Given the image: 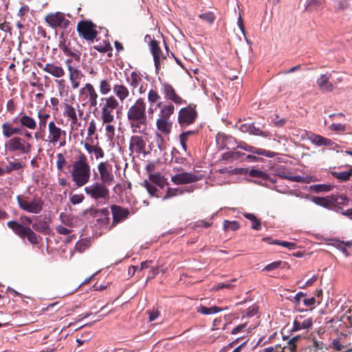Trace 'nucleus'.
Listing matches in <instances>:
<instances>
[{
  "mask_svg": "<svg viewBox=\"0 0 352 352\" xmlns=\"http://www.w3.org/2000/svg\"><path fill=\"white\" fill-rule=\"evenodd\" d=\"M127 122L133 133H146L148 129L146 104L144 98H139L128 109Z\"/></svg>",
  "mask_w": 352,
  "mask_h": 352,
  "instance_id": "nucleus-1",
  "label": "nucleus"
},
{
  "mask_svg": "<svg viewBox=\"0 0 352 352\" xmlns=\"http://www.w3.org/2000/svg\"><path fill=\"white\" fill-rule=\"evenodd\" d=\"M70 173L72 179L77 187H82L89 182L91 166L85 154L80 153L74 162Z\"/></svg>",
  "mask_w": 352,
  "mask_h": 352,
  "instance_id": "nucleus-2",
  "label": "nucleus"
},
{
  "mask_svg": "<svg viewBox=\"0 0 352 352\" xmlns=\"http://www.w3.org/2000/svg\"><path fill=\"white\" fill-rule=\"evenodd\" d=\"M16 199L19 208L26 212L38 214L43 209L44 201L37 195H32L29 189Z\"/></svg>",
  "mask_w": 352,
  "mask_h": 352,
  "instance_id": "nucleus-3",
  "label": "nucleus"
},
{
  "mask_svg": "<svg viewBox=\"0 0 352 352\" xmlns=\"http://www.w3.org/2000/svg\"><path fill=\"white\" fill-rule=\"evenodd\" d=\"M120 107L118 100L114 96H109L100 98L99 108L100 109V119L103 123H111L115 120V115L118 112Z\"/></svg>",
  "mask_w": 352,
  "mask_h": 352,
  "instance_id": "nucleus-4",
  "label": "nucleus"
},
{
  "mask_svg": "<svg viewBox=\"0 0 352 352\" xmlns=\"http://www.w3.org/2000/svg\"><path fill=\"white\" fill-rule=\"evenodd\" d=\"M107 185L101 182H94L87 186L84 191L87 196L99 203H106L109 200V190Z\"/></svg>",
  "mask_w": 352,
  "mask_h": 352,
  "instance_id": "nucleus-5",
  "label": "nucleus"
},
{
  "mask_svg": "<svg viewBox=\"0 0 352 352\" xmlns=\"http://www.w3.org/2000/svg\"><path fill=\"white\" fill-rule=\"evenodd\" d=\"M6 150L10 153L27 155L30 153L32 145L20 136H14L6 142Z\"/></svg>",
  "mask_w": 352,
  "mask_h": 352,
  "instance_id": "nucleus-6",
  "label": "nucleus"
},
{
  "mask_svg": "<svg viewBox=\"0 0 352 352\" xmlns=\"http://www.w3.org/2000/svg\"><path fill=\"white\" fill-rule=\"evenodd\" d=\"M48 137L47 140L42 138L43 140L48 141L50 144H58L59 147H64L66 145L67 132L63 130L54 121H50L48 124Z\"/></svg>",
  "mask_w": 352,
  "mask_h": 352,
  "instance_id": "nucleus-7",
  "label": "nucleus"
},
{
  "mask_svg": "<svg viewBox=\"0 0 352 352\" xmlns=\"http://www.w3.org/2000/svg\"><path fill=\"white\" fill-rule=\"evenodd\" d=\"M7 226L21 239L27 238L32 244H37L38 243L36 234L30 227L25 226L15 221H8Z\"/></svg>",
  "mask_w": 352,
  "mask_h": 352,
  "instance_id": "nucleus-8",
  "label": "nucleus"
},
{
  "mask_svg": "<svg viewBox=\"0 0 352 352\" xmlns=\"http://www.w3.org/2000/svg\"><path fill=\"white\" fill-rule=\"evenodd\" d=\"M98 94L91 83H86L79 91L78 98L82 105L89 104V107H96L98 104Z\"/></svg>",
  "mask_w": 352,
  "mask_h": 352,
  "instance_id": "nucleus-9",
  "label": "nucleus"
},
{
  "mask_svg": "<svg viewBox=\"0 0 352 352\" xmlns=\"http://www.w3.org/2000/svg\"><path fill=\"white\" fill-rule=\"evenodd\" d=\"M259 307L257 304L254 303L246 308L245 314H243V320L248 319L243 322V329L249 331L255 329L258 323L259 320L257 316Z\"/></svg>",
  "mask_w": 352,
  "mask_h": 352,
  "instance_id": "nucleus-10",
  "label": "nucleus"
},
{
  "mask_svg": "<svg viewBox=\"0 0 352 352\" xmlns=\"http://www.w3.org/2000/svg\"><path fill=\"white\" fill-rule=\"evenodd\" d=\"M197 117V112L195 107L189 105L182 108L178 113V122L181 127H186L195 122Z\"/></svg>",
  "mask_w": 352,
  "mask_h": 352,
  "instance_id": "nucleus-11",
  "label": "nucleus"
},
{
  "mask_svg": "<svg viewBox=\"0 0 352 352\" xmlns=\"http://www.w3.org/2000/svg\"><path fill=\"white\" fill-rule=\"evenodd\" d=\"M98 170L100 173V182L107 186H111L115 180L113 173V166L108 162L98 164Z\"/></svg>",
  "mask_w": 352,
  "mask_h": 352,
  "instance_id": "nucleus-12",
  "label": "nucleus"
},
{
  "mask_svg": "<svg viewBox=\"0 0 352 352\" xmlns=\"http://www.w3.org/2000/svg\"><path fill=\"white\" fill-rule=\"evenodd\" d=\"M96 25L91 21H81L78 23L77 31L85 40L93 41L97 36Z\"/></svg>",
  "mask_w": 352,
  "mask_h": 352,
  "instance_id": "nucleus-13",
  "label": "nucleus"
},
{
  "mask_svg": "<svg viewBox=\"0 0 352 352\" xmlns=\"http://www.w3.org/2000/svg\"><path fill=\"white\" fill-rule=\"evenodd\" d=\"M45 21L53 28L66 29L69 24V21L65 18L63 12H60L48 14L45 16Z\"/></svg>",
  "mask_w": 352,
  "mask_h": 352,
  "instance_id": "nucleus-14",
  "label": "nucleus"
},
{
  "mask_svg": "<svg viewBox=\"0 0 352 352\" xmlns=\"http://www.w3.org/2000/svg\"><path fill=\"white\" fill-rule=\"evenodd\" d=\"M201 179V175L194 173L183 171L171 177V181L176 185L187 184L196 182Z\"/></svg>",
  "mask_w": 352,
  "mask_h": 352,
  "instance_id": "nucleus-15",
  "label": "nucleus"
},
{
  "mask_svg": "<svg viewBox=\"0 0 352 352\" xmlns=\"http://www.w3.org/2000/svg\"><path fill=\"white\" fill-rule=\"evenodd\" d=\"M146 143L145 139L141 135H133L129 140V151L131 153H135L137 155L146 154Z\"/></svg>",
  "mask_w": 352,
  "mask_h": 352,
  "instance_id": "nucleus-16",
  "label": "nucleus"
},
{
  "mask_svg": "<svg viewBox=\"0 0 352 352\" xmlns=\"http://www.w3.org/2000/svg\"><path fill=\"white\" fill-rule=\"evenodd\" d=\"M63 115L65 118H67L68 120H70V125L73 127L78 123V114L81 117L83 114V111L81 109L76 110V108L69 103L64 102L63 104Z\"/></svg>",
  "mask_w": 352,
  "mask_h": 352,
  "instance_id": "nucleus-17",
  "label": "nucleus"
},
{
  "mask_svg": "<svg viewBox=\"0 0 352 352\" xmlns=\"http://www.w3.org/2000/svg\"><path fill=\"white\" fill-rule=\"evenodd\" d=\"M162 92L166 100H171L176 104H182L186 103V101L176 93L175 89L170 84H163L162 87Z\"/></svg>",
  "mask_w": 352,
  "mask_h": 352,
  "instance_id": "nucleus-18",
  "label": "nucleus"
},
{
  "mask_svg": "<svg viewBox=\"0 0 352 352\" xmlns=\"http://www.w3.org/2000/svg\"><path fill=\"white\" fill-rule=\"evenodd\" d=\"M13 122L18 123L23 129H28L29 130H34L37 126L36 121L32 117L24 113H20L13 120Z\"/></svg>",
  "mask_w": 352,
  "mask_h": 352,
  "instance_id": "nucleus-19",
  "label": "nucleus"
},
{
  "mask_svg": "<svg viewBox=\"0 0 352 352\" xmlns=\"http://www.w3.org/2000/svg\"><path fill=\"white\" fill-rule=\"evenodd\" d=\"M111 209L113 215V221L109 228L125 220L129 215V210L121 206L113 205Z\"/></svg>",
  "mask_w": 352,
  "mask_h": 352,
  "instance_id": "nucleus-20",
  "label": "nucleus"
},
{
  "mask_svg": "<svg viewBox=\"0 0 352 352\" xmlns=\"http://www.w3.org/2000/svg\"><path fill=\"white\" fill-rule=\"evenodd\" d=\"M23 168V164L18 161H8V163L2 161L0 162V177L10 174L13 171L21 170Z\"/></svg>",
  "mask_w": 352,
  "mask_h": 352,
  "instance_id": "nucleus-21",
  "label": "nucleus"
},
{
  "mask_svg": "<svg viewBox=\"0 0 352 352\" xmlns=\"http://www.w3.org/2000/svg\"><path fill=\"white\" fill-rule=\"evenodd\" d=\"M331 74L326 73L320 75L316 80L319 90L322 93H331L334 90L333 85L330 82Z\"/></svg>",
  "mask_w": 352,
  "mask_h": 352,
  "instance_id": "nucleus-22",
  "label": "nucleus"
},
{
  "mask_svg": "<svg viewBox=\"0 0 352 352\" xmlns=\"http://www.w3.org/2000/svg\"><path fill=\"white\" fill-rule=\"evenodd\" d=\"M91 214L98 217L97 221L100 227H107L110 223V211L108 208L94 209Z\"/></svg>",
  "mask_w": 352,
  "mask_h": 352,
  "instance_id": "nucleus-23",
  "label": "nucleus"
},
{
  "mask_svg": "<svg viewBox=\"0 0 352 352\" xmlns=\"http://www.w3.org/2000/svg\"><path fill=\"white\" fill-rule=\"evenodd\" d=\"M40 67L43 69V70L54 77L56 78H62L65 75V71L63 68L55 63H47L44 66L41 63L38 64Z\"/></svg>",
  "mask_w": 352,
  "mask_h": 352,
  "instance_id": "nucleus-24",
  "label": "nucleus"
},
{
  "mask_svg": "<svg viewBox=\"0 0 352 352\" xmlns=\"http://www.w3.org/2000/svg\"><path fill=\"white\" fill-rule=\"evenodd\" d=\"M112 89L114 96L117 97L119 102L123 103L130 96L128 87L123 84H115Z\"/></svg>",
  "mask_w": 352,
  "mask_h": 352,
  "instance_id": "nucleus-25",
  "label": "nucleus"
},
{
  "mask_svg": "<svg viewBox=\"0 0 352 352\" xmlns=\"http://www.w3.org/2000/svg\"><path fill=\"white\" fill-rule=\"evenodd\" d=\"M156 107L160 108V118L170 120L171 115L175 111V106L171 103L163 104L162 102H159Z\"/></svg>",
  "mask_w": 352,
  "mask_h": 352,
  "instance_id": "nucleus-26",
  "label": "nucleus"
},
{
  "mask_svg": "<svg viewBox=\"0 0 352 352\" xmlns=\"http://www.w3.org/2000/svg\"><path fill=\"white\" fill-rule=\"evenodd\" d=\"M311 200L318 206L334 210L333 195L327 196L325 197H314Z\"/></svg>",
  "mask_w": 352,
  "mask_h": 352,
  "instance_id": "nucleus-27",
  "label": "nucleus"
},
{
  "mask_svg": "<svg viewBox=\"0 0 352 352\" xmlns=\"http://www.w3.org/2000/svg\"><path fill=\"white\" fill-rule=\"evenodd\" d=\"M150 48L153 56L155 68L157 70L159 69L160 65V54L162 52L157 41L155 40H152L150 43Z\"/></svg>",
  "mask_w": 352,
  "mask_h": 352,
  "instance_id": "nucleus-28",
  "label": "nucleus"
},
{
  "mask_svg": "<svg viewBox=\"0 0 352 352\" xmlns=\"http://www.w3.org/2000/svg\"><path fill=\"white\" fill-rule=\"evenodd\" d=\"M243 150L245 151H248L253 154H257V155H264V156H266L267 157H274L276 155V153L273 152V151H267V150H265V149H262V148H256V147H254V146H248V144H246L245 143L243 142Z\"/></svg>",
  "mask_w": 352,
  "mask_h": 352,
  "instance_id": "nucleus-29",
  "label": "nucleus"
},
{
  "mask_svg": "<svg viewBox=\"0 0 352 352\" xmlns=\"http://www.w3.org/2000/svg\"><path fill=\"white\" fill-rule=\"evenodd\" d=\"M156 126L158 131L164 135L170 133L172 129V122L170 120L158 118L156 120Z\"/></svg>",
  "mask_w": 352,
  "mask_h": 352,
  "instance_id": "nucleus-30",
  "label": "nucleus"
},
{
  "mask_svg": "<svg viewBox=\"0 0 352 352\" xmlns=\"http://www.w3.org/2000/svg\"><path fill=\"white\" fill-rule=\"evenodd\" d=\"M143 74L139 72H132L130 76L126 78V82L133 88H137L142 81Z\"/></svg>",
  "mask_w": 352,
  "mask_h": 352,
  "instance_id": "nucleus-31",
  "label": "nucleus"
},
{
  "mask_svg": "<svg viewBox=\"0 0 352 352\" xmlns=\"http://www.w3.org/2000/svg\"><path fill=\"white\" fill-rule=\"evenodd\" d=\"M333 201H334V211L338 212L342 211V208L340 206H347L349 203V199L344 195H341L339 196L333 195Z\"/></svg>",
  "mask_w": 352,
  "mask_h": 352,
  "instance_id": "nucleus-32",
  "label": "nucleus"
},
{
  "mask_svg": "<svg viewBox=\"0 0 352 352\" xmlns=\"http://www.w3.org/2000/svg\"><path fill=\"white\" fill-rule=\"evenodd\" d=\"M347 166L350 167V169L348 171L343 172H336L332 171L331 174L337 179L340 182H346L350 179L352 177V166L347 165Z\"/></svg>",
  "mask_w": 352,
  "mask_h": 352,
  "instance_id": "nucleus-33",
  "label": "nucleus"
},
{
  "mask_svg": "<svg viewBox=\"0 0 352 352\" xmlns=\"http://www.w3.org/2000/svg\"><path fill=\"white\" fill-rule=\"evenodd\" d=\"M37 116L38 118V128L40 130H43L46 127L47 120L50 116L49 113H45L43 110L41 109L38 111Z\"/></svg>",
  "mask_w": 352,
  "mask_h": 352,
  "instance_id": "nucleus-34",
  "label": "nucleus"
},
{
  "mask_svg": "<svg viewBox=\"0 0 352 352\" xmlns=\"http://www.w3.org/2000/svg\"><path fill=\"white\" fill-rule=\"evenodd\" d=\"M243 216L251 221V228L253 230H261V219H258L254 214L251 213H245L243 214Z\"/></svg>",
  "mask_w": 352,
  "mask_h": 352,
  "instance_id": "nucleus-35",
  "label": "nucleus"
},
{
  "mask_svg": "<svg viewBox=\"0 0 352 352\" xmlns=\"http://www.w3.org/2000/svg\"><path fill=\"white\" fill-rule=\"evenodd\" d=\"M160 96L159 95L158 92L156 90L154 89H150L148 93V100L150 103V108H149V113H152L153 112V110L151 109V107L155 103H158L160 99Z\"/></svg>",
  "mask_w": 352,
  "mask_h": 352,
  "instance_id": "nucleus-36",
  "label": "nucleus"
},
{
  "mask_svg": "<svg viewBox=\"0 0 352 352\" xmlns=\"http://www.w3.org/2000/svg\"><path fill=\"white\" fill-rule=\"evenodd\" d=\"M249 175L252 177L261 178L265 181H270L272 183H275V180L270 177L267 174L256 169H252L249 172Z\"/></svg>",
  "mask_w": 352,
  "mask_h": 352,
  "instance_id": "nucleus-37",
  "label": "nucleus"
},
{
  "mask_svg": "<svg viewBox=\"0 0 352 352\" xmlns=\"http://www.w3.org/2000/svg\"><path fill=\"white\" fill-rule=\"evenodd\" d=\"M232 138L228 137L223 133H219L216 137L217 144L219 148H223L228 146V142L231 141Z\"/></svg>",
  "mask_w": 352,
  "mask_h": 352,
  "instance_id": "nucleus-38",
  "label": "nucleus"
},
{
  "mask_svg": "<svg viewBox=\"0 0 352 352\" xmlns=\"http://www.w3.org/2000/svg\"><path fill=\"white\" fill-rule=\"evenodd\" d=\"M98 144H99V142H98V135H91V136L87 135L85 140V143H84V147L86 151L89 149L90 147H94Z\"/></svg>",
  "mask_w": 352,
  "mask_h": 352,
  "instance_id": "nucleus-39",
  "label": "nucleus"
},
{
  "mask_svg": "<svg viewBox=\"0 0 352 352\" xmlns=\"http://www.w3.org/2000/svg\"><path fill=\"white\" fill-rule=\"evenodd\" d=\"M270 238H264L263 241H270ZM270 243L279 245L281 246H283L285 248H287L289 250H294L297 247V245L296 243L294 242H289V241H279V240H274L272 242H269Z\"/></svg>",
  "mask_w": 352,
  "mask_h": 352,
  "instance_id": "nucleus-40",
  "label": "nucleus"
},
{
  "mask_svg": "<svg viewBox=\"0 0 352 352\" xmlns=\"http://www.w3.org/2000/svg\"><path fill=\"white\" fill-rule=\"evenodd\" d=\"M2 133L4 138H11L13 135V126L11 123L8 122H6L3 123L2 126Z\"/></svg>",
  "mask_w": 352,
  "mask_h": 352,
  "instance_id": "nucleus-41",
  "label": "nucleus"
},
{
  "mask_svg": "<svg viewBox=\"0 0 352 352\" xmlns=\"http://www.w3.org/2000/svg\"><path fill=\"white\" fill-rule=\"evenodd\" d=\"M222 310H223V309H221L219 307H217V306H212L210 307L201 306L199 308L198 311L204 315H210V314H214L218 313Z\"/></svg>",
  "mask_w": 352,
  "mask_h": 352,
  "instance_id": "nucleus-42",
  "label": "nucleus"
},
{
  "mask_svg": "<svg viewBox=\"0 0 352 352\" xmlns=\"http://www.w3.org/2000/svg\"><path fill=\"white\" fill-rule=\"evenodd\" d=\"M111 89V86L110 84V82L108 79H103L100 80V85H99V90L100 93L102 95H107L108 94Z\"/></svg>",
  "mask_w": 352,
  "mask_h": 352,
  "instance_id": "nucleus-43",
  "label": "nucleus"
},
{
  "mask_svg": "<svg viewBox=\"0 0 352 352\" xmlns=\"http://www.w3.org/2000/svg\"><path fill=\"white\" fill-rule=\"evenodd\" d=\"M277 175L283 179H288L291 182H302L303 181V178L300 175H295V176H289L285 174V173L282 172L280 168H278L277 170Z\"/></svg>",
  "mask_w": 352,
  "mask_h": 352,
  "instance_id": "nucleus-44",
  "label": "nucleus"
},
{
  "mask_svg": "<svg viewBox=\"0 0 352 352\" xmlns=\"http://www.w3.org/2000/svg\"><path fill=\"white\" fill-rule=\"evenodd\" d=\"M87 151L91 154L94 153L96 159L102 158L104 156V153L102 148L98 145L90 147L89 149L87 150Z\"/></svg>",
  "mask_w": 352,
  "mask_h": 352,
  "instance_id": "nucleus-45",
  "label": "nucleus"
},
{
  "mask_svg": "<svg viewBox=\"0 0 352 352\" xmlns=\"http://www.w3.org/2000/svg\"><path fill=\"white\" fill-rule=\"evenodd\" d=\"M68 70L69 72L70 81H74V80H78L82 76L81 72L78 69L72 67L71 65L68 66Z\"/></svg>",
  "mask_w": 352,
  "mask_h": 352,
  "instance_id": "nucleus-46",
  "label": "nucleus"
},
{
  "mask_svg": "<svg viewBox=\"0 0 352 352\" xmlns=\"http://www.w3.org/2000/svg\"><path fill=\"white\" fill-rule=\"evenodd\" d=\"M332 348L338 351L349 352L352 351V349H346V346L342 344L337 339L332 341Z\"/></svg>",
  "mask_w": 352,
  "mask_h": 352,
  "instance_id": "nucleus-47",
  "label": "nucleus"
},
{
  "mask_svg": "<svg viewBox=\"0 0 352 352\" xmlns=\"http://www.w3.org/2000/svg\"><path fill=\"white\" fill-rule=\"evenodd\" d=\"M240 225L237 221H230L228 220H225L223 222V228L225 230H236L239 228Z\"/></svg>",
  "mask_w": 352,
  "mask_h": 352,
  "instance_id": "nucleus-48",
  "label": "nucleus"
},
{
  "mask_svg": "<svg viewBox=\"0 0 352 352\" xmlns=\"http://www.w3.org/2000/svg\"><path fill=\"white\" fill-rule=\"evenodd\" d=\"M245 128V131L249 132L250 134L255 135H263L265 136V133L263 132L261 130H260L258 128H256L254 126H245L243 124V128ZM245 130L243 129V132Z\"/></svg>",
  "mask_w": 352,
  "mask_h": 352,
  "instance_id": "nucleus-49",
  "label": "nucleus"
},
{
  "mask_svg": "<svg viewBox=\"0 0 352 352\" xmlns=\"http://www.w3.org/2000/svg\"><path fill=\"white\" fill-rule=\"evenodd\" d=\"M324 138V137L314 133H312L309 137V140L311 142V143L316 146H323Z\"/></svg>",
  "mask_w": 352,
  "mask_h": 352,
  "instance_id": "nucleus-50",
  "label": "nucleus"
},
{
  "mask_svg": "<svg viewBox=\"0 0 352 352\" xmlns=\"http://www.w3.org/2000/svg\"><path fill=\"white\" fill-rule=\"evenodd\" d=\"M32 229L37 232H45L49 228V225L47 222H39L32 223Z\"/></svg>",
  "mask_w": 352,
  "mask_h": 352,
  "instance_id": "nucleus-51",
  "label": "nucleus"
},
{
  "mask_svg": "<svg viewBox=\"0 0 352 352\" xmlns=\"http://www.w3.org/2000/svg\"><path fill=\"white\" fill-rule=\"evenodd\" d=\"M311 189L316 192H329L332 190V186L327 184H316L312 186Z\"/></svg>",
  "mask_w": 352,
  "mask_h": 352,
  "instance_id": "nucleus-52",
  "label": "nucleus"
},
{
  "mask_svg": "<svg viewBox=\"0 0 352 352\" xmlns=\"http://www.w3.org/2000/svg\"><path fill=\"white\" fill-rule=\"evenodd\" d=\"M285 264H286L285 262H283V261H274V262H272V263L267 265L265 267L264 270L272 271V270H274L277 269L278 267H283V265H285Z\"/></svg>",
  "mask_w": 352,
  "mask_h": 352,
  "instance_id": "nucleus-53",
  "label": "nucleus"
},
{
  "mask_svg": "<svg viewBox=\"0 0 352 352\" xmlns=\"http://www.w3.org/2000/svg\"><path fill=\"white\" fill-rule=\"evenodd\" d=\"M89 246L88 241L80 240L76 243L75 250L79 252H83Z\"/></svg>",
  "mask_w": 352,
  "mask_h": 352,
  "instance_id": "nucleus-54",
  "label": "nucleus"
},
{
  "mask_svg": "<svg viewBox=\"0 0 352 352\" xmlns=\"http://www.w3.org/2000/svg\"><path fill=\"white\" fill-rule=\"evenodd\" d=\"M85 199V196L82 194H74L69 195V200L70 202L73 205H76L82 203L83 200Z\"/></svg>",
  "mask_w": 352,
  "mask_h": 352,
  "instance_id": "nucleus-55",
  "label": "nucleus"
},
{
  "mask_svg": "<svg viewBox=\"0 0 352 352\" xmlns=\"http://www.w3.org/2000/svg\"><path fill=\"white\" fill-rule=\"evenodd\" d=\"M56 157H57V160H56L57 169L59 171H63L64 166H65V164H66L65 158L62 153H58Z\"/></svg>",
  "mask_w": 352,
  "mask_h": 352,
  "instance_id": "nucleus-56",
  "label": "nucleus"
},
{
  "mask_svg": "<svg viewBox=\"0 0 352 352\" xmlns=\"http://www.w3.org/2000/svg\"><path fill=\"white\" fill-rule=\"evenodd\" d=\"M107 124L105 126L106 135L109 140H112L115 135V127L110 123Z\"/></svg>",
  "mask_w": 352,
  "mask_h": 352,
  "instance_id": "nucleus-57",
  "label": "nucleus"
},
{
  "mask_svg": "<svg viewBox=\"0 0 352 352\" xmlns=\"http://www.w3.org/2000/svg\"><path fill=\"white\" fill-rule=\"evenodd\" d=\"M298 336L293 337L287 342L285 349H289V352H296V342L298 340Z\"/></svg>",
  "mask_w": 352,
  "mask_h": 352,
  "instance_id": "nucleus-58",
  "label": "nucleus"
},
{
  "mask_svg": "<svg viewBox=\"0 0 352 352\" xmlns=\"http://www.w3.org/2000/svg\"><path fill=\"white\" fill-rule=\"evenodd\" d=\"M199 17L210 24L212 23L215 19L214 15L210 12L203 13Z\"/></svg>",
  "mask_w": 352,
  "mask_h": 352,
  "instance_id": "nucleus-59",
  "label": "nucleus"
},
{
  "mask_svg": "<svg viewBox=\"0 0 352 352\" xmlns=\"http://www.w3.org/2000/svg\"><path fill=\"white\" fill-rule=\"evenodd\" d=\"M96 124L95 120H92L89 123L87 128V135L91 136L98 135L96 133Z\"/></svg>",
  "mask_w": 352,
  "mask_h": 352,
  "instance_id": "nucleus-60",
  "label": "nucleus"
},
{
  "mask_svg": "<svg viewBox=\"0 0 352 352\" xmlns=\"http://www.w3.org/2000/svg\"><path fill=\"white\" fill-rule=\"evenodd\" d=\"M144 186L147 189L148 192L152 196H155L156 192L158 190L155 186L147 181H144Z\"/></svg>",
  "mask_w": 352,
  "mask_h": 352,
  "instance_id": "nucleus-61",
  "label": "nucleus"
},
{
  "mask_svg": "<svg viewBox=\"0 0 352 352\" xmlns=\"http://www.w3.org/2000/svg\"><path fill=\"white\" fill-rule=\"evenodd\" d=\"M329 129L337 132H344L346 130V126L342 124L333 123L330 125Z\"/></svg>",
  "mask_w": 352,
  "mask_h": 352,
  "instance_id": "nucleus-62",
  "label": "nucleus"
},
{
  "mask_svg": "<svg viewBox=\"0 0 352 352\" xmlns=\"http://www.w3.org/2000/svg\"><path fill=\"white\" fill-rule=\"evenodd\" d=\"M174 162L175 164L182 165L185 168H189L190 166V164L188 162L187 159L183 157H175Z\"/></svg>",
  "mask_w": 352,
  "mask_h": 352,
  "instance_id": "nucleus-63",
  "label": "nucleus"
},
{
  "mask_svg": "<svg viewBox=\"0 0 352 352\" xmlns=\"http://www.w3.org/2000/svg\"><path fill=\"white\" fill-rule=\"evenodd\" d=\"M271 122L274 124V126L280 127L286 123V120L279 119L278 115H274V118H272Z\"/></svg>",
  "mask_w": 352,
  "mask_h": 352,
  "instance_id": "nucleus-64",
  "label": "nucleus"
}]
</instances>
